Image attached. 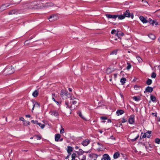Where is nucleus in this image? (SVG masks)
<instances>
[{"mask_svg":"<svg viewBox=\"0 0 160 160\" xmlns=\"http://www.w3.org/2000/svg\"><path fill=\"white\" fill-rule=\"evenodd\" d=\"M15 71L14 69L12 66L7 68L4 72L7 75H10L13 73Z\"/></svg>","mask_w":160,"mask_h":160,"instance_id":"1","label":"nucleus"},{"mask_svg":"<svg viewBox=\"0 0 160 160\" xmlns=\"http://www.w3.org/2000/svg\"><path fill=\"white\" fill-rule=\"evenodd\" d=\"M16 3H14L12 2H11L9 3H7L2 5L0 8V11H2L5 10L7 7L11 6V7H12L13 5L16 4Z\"/></svg>","mask_w":160,"mask_h":160,"instance_id":"2","label":"nucleus"},{"mask_svg":"<svg viewBox=\"0 0 160 160\" xmlns=\"http://www.w3.org/2000/svg\"><path fill=\"white\" fill-rule=\"evenodd\" d=\"M123 15L125 16V17H131L132 19H133L134 17L133 14L132 13H130L129 10H127L124 13Z\"/></svg>","mask_w":160,"mask_h":160,"instance_id":"3","label":"nucleus"},{"mask_svg":"<svg viewBox=\"0 0 160 160\" xmlns=\"http://www.w3.org/2000/svg\"><path fill=\"white\" fill-rule=\"evenodd\" d=\"M82 152L81 153H78V158L80 160H86V156L85 155H83L82 156V155L83 153L84 152Z\"/></svg>","mask_w":160,"mask_h":160,"instance_id":"4","label":"nucleus"},{"mask_svg":"<svg viewBox=\"0 0 160 160\" xmlns=\"http://www.w3.org/2000/svg\"><path fill=\"white\" fill-rule=\"evenodd\" d=\"M58 19V17L56 15H52L49 18V20L50 22H53L57 20Z\"/></svg>","mask_w":160,"mask_h":160,"instance_id":"5","label":"nucleus"},{"mask_svg":"<svg viewBox=\"0 0 160 160\" xmlns=\"http://www.w3.org/2000/svg\"><path fill=\"white\" fill-rule=\"evenodd\" d=\"M49 114L56 117H58V112L57 110H51Z\"/></svg>","mask_w":160,"mask_h":160,"instance_id":"6","label":"nucleus"},{"mask_svg":"<svg viewBox=\"0 0 160 160\" xmlns=\"http://www.w3.org/2000/svg\"><path fill=\"white\" fill-rule=\"evenodd\" d=\"M151 131H148L146 132V133H145L143 134V135L142 136V137L143 138H146V137H147L148 138H149L151 137Z\"/></svg>","mask_w":160,"mask_h":160,"instance_id":"7","label":"nucleus"},{"mask_svg":"<svg viewBox=\"0 0 160 160\" xmlns=\"http://www.w3.org/2000/svg\"><path fill=\"white\" fill-rule=\"evenodd\" d=\"M134 116L133 115L130 116V117L128 119V122L130 124H132L134 122Z\"/></svg>","mask_w":160,"mask_h":160,"instance_id":"8","label":"nucleus"},{"mask_svg":"<svg viewBox=\"0 0 160 160\" xmlns=\"http://www.w3.org/2000/svg\"><path fill=\"white\" fill-rule=\"evenodd\" d=\"M53 4L51 2H47L42 5V6L44 8H47L53 6Z\"/></svg>","mask_w":160,"mask_h":160,"instance_id":"9","label":"nucleus"},{"mask_svg":"<svg viewBox=\"0 0 160 160\" xmlns=\"http://www.w3.org/2000/svg\"><path fill=\"white\" fill-rule=\"evenodd\" d=\"M139 135L138 134L136 135H133L131 136V141L132 142H134L139 137Z\"/></svg>","mask_w":160,"mask_h":160,"instance_id":"10","label":"nucleus"},{"mask_svg":"<svg viewBox=\"0 0 160 160\" xmlns=\"http://www.w3.org/2000/svg\"><path fill=\"white\" fill-rule=\"evenodd\" d=\"M101 160H111L109 156L107 154H105L103 155L102 158Z\"/></svg>","mask_w":160,"mask_h":160,"instance_id":"11","label":"nucleus"},{"mask_svg":"<svg viewBox=\"0 0 160 160\" xmlns=\"http://www.w3.org/2000/svg\"><path fill=\"white\" fill-rule=\"evenodd\" d=\"M71 100H72V103L73 105H76L78 101V99L75 98L73 97L71 98Z\"/></svg>","mask_w":160,"mask_h":160,"instance_id":"12","label":"nucleus"},{"mask_svg":"<svg viewBox=\"0 0 160 160\" xmlns=\"http://www.w3.org/2000/svg\"><path fill=\"white\" fill-rule=\"evenodd\" d=\"M106 16L108 18H113L115 20L117 18L116 15H112L109 14H106Z\"/></svg>","mask_w":160,"mask_h":160,"instance_id":"13","label":"nucleus"},{"mask_svg":"<svg viewBox=\"0 0 160 160\" xmlns=\"http://www.w3.org/2000/svg\"><path fill=\"white\" fill-rule=\"evenodd\" d=\"M139 19L143 23H147L148 22V21L142 16H141L139 17Z\"/></svg>","mask_w":160,"mask_h":160,"instance_id":"14","label":"nucleus"},{"mask_svg":"<svg viewBox=\"0 0 160 160\" xmlns=\"http://www.w3.org/2000/svg\"><path fill=\"white\" fill-rule=\"evenodd\" d=\"M90 142V141L88 139H85L82 142V144L84 146H87Z\"/></svg>","mask_w":160,"mask_h":160,"instance_id":"15","label":"nucleus"},{"mask_svg":"<svg viewBox=\"0 0 160 160\" xmlns=\"http://www.w3.org/2000/svg\"><path fill=\"white\" fill-rule=\"evenodd\" d=\"M36 107L38 108L39 107L40 104L36 102H33V108L32 109V112L34 110V108Z\"/></svg>","mask_w":160,"mask_h":160,"instance_id":"16","label":"nucleus"},{"mask_svg":"<svg viewBox=\"0 0 160 160\" xmlns=\"http://www.w3.org/2000/svg\"><path fill=\"white\" fill-rule=\"evenodd\" d=\"M153 90V89L152 88L148 86L145 89V90L144 91V92H151Z\"/></svg>","mask_w":160,"mask_h":160,"instance_id":"17","label":"nucleus"},{"mask_svg":"<svg viewBox=\"0 0 160 160\" xmlns=\"http://www.w3.org/2000/svg\"><path fill=\"white\" fill-rule=\"evenodd\" d=\"M120 156V155L119 152H117L114 153L113 157L114 159H116L119 157Z\"/></svg>","mask_w":160,"mask_h":160,"instance_id":"18","label":"nucleus"},{"mask_svg":"<svg viewBox=\"0 0 160 160\" xmlns=\"http://www.w3.org/2000/svg\"><path fill=\"white\" fill-rule=\"evenodd\" d=\"M61 137V135L59 134H57L55 135V140L56 142H58Z\"/></svg>","mask_w":160,"mask_h":160,"instance_id":"19","label":"nucleus"},{"mask_svg":"<svg viewBox=\"0 0 160 160\" xmlns=\"http://www.w3.org/2000/svg\"><path fill=\"white\" fill-rule=\"evenodd\" d=\"M116 113L118 116H119L123 114L124 111L123 110H120L117 111Z\"/></svg>","mask_w":160,"mask_h":160,"instance_id":"20","label":"nucleus"},{"mask_svg":"<svg viewBox=\"0 0 160 160\" xmlns=\"http://www.w3.org/2000/svg\"><path fill=\"white\" fill-rule=\"evenodd\" d=\"M149 23L150 24H152L153 25H154V24H155L156 25H157L158 24V22L152 19L150 20Z\"/></svg>","mask_w":160,"mask_h":160,"instance_id":"21","label":"nucleus"},{"mask_svg":"<svg viewBox=\"0 0 160 160\" xmlns=\"http://www.w3.org/2000/svg\"><path fill=\"white\" fill-rule=\"evenodd\" d=\"M72 151V148L70 146H68V147L67 152L69 155L71 154V152Z\"/></svg>","mask_w":160,"mask_h":160,"instance_id":"22","label":"nucleus"},{"mask_svg":"<svg viewBox=\"0 0 160 160\" xmlns=\"http://www.w3.org/2000/svg\"><path fill=\"white\" fill-rule=\"evenodd\" d=\"M117 18H118V19L120 20H122L124 19L125 17V16L123 15H116Z\"/></svg>","mask_w":160,"mask_h":160,"instance_id":"23","label":"nucleus"},{"mask_svg":"<svg viewBox=\"0 0 160 160\" xmlns=\"http://www.w3.org/2000/svg\"><path fill=\"white\" fill-rule=\"evenodd\" d=\"M148 36V37L152 40H154L156 38L155 35L152 33L149 34Z\"/></svg>","mask_w":160,"mask_h":160,"instance_id":"24","label":"nucleus"},{"mask_svg":"<svg viewBox=\"0 0 160 160\" xmlns=\"http://www.w3.org/2000/svg\"><path fill=\"white\" fill-rule=\"evenodd\" d=\"M38 95V91L37 90H35L32 93V95L34 97H36Z\"/></svg>","mask_w":160,"mask_h":160,"instance_id":"25","label":"nucleus"},{"mask_svg":"<svg viewBox=\"0 0 160 160\" xmlns=\"http://www.w3.org/2000/svg\"><path fill=\"white\" fill-rule=\"evenodd\" d=\"M66 93L67 91L62 90H61V92L60 95L62 97L64 95H65V94H66Z\"/></svg>","mask_w":160,"mask_h":160,"instance_id":"26","label":"nucleus"},{"mask_svg":"<svg viewBox=\"0 0 160 160\" xmlns=\"http://www.w3.org/2000/svg\"><path fill=\"white\" fill-rule=\"evenodd\" d=\"M136 58L139 62L142 63V60L141 58L139 56H136Z\"/></svg>","mask_w":160,"mask_h":160,"instance_id":"27","label":"nucleus"},{"mask_svg":"<svg viewBox=\"0 0 160 160\" xmlns=\"http://www.w3.org/2000/svg\"><path fill=\"white\" fill-rule=\"evenodd\" d=\"M16 12V10H12L9 11L8 13V15H12L15 14Z\"/></svg>","mask_w":160,"mask_h":160,"instance_id":"28","label":"nucleus"},{"mask_svg":"<svg viewBox=\"0 0 160 160\" xmlns=\"http://www.w3.org/2000/svg\"><path fill=\"white\" fill-rule=\"evenodd\" d=\"M126 80V78H122L121 79L120 82L122 83V84L123 85L125 83Z\"/></svg>","mask_w":160,"mask_h":160,"instance_id":"29","label":"nucleus"},{"mask_svg":"<svg viewBox=\"0 0 160 160\" xmlns=\"http://www.w3.org/2000/svg\"><path fill=\"white\" fill-rule=\"evenodd\" d=\"M152 83V80L151 79H148L146 82V84L148 85H150Z\"/></svg>","mask_w":160,"mask_h":160,"instance_id":"30","label":"nucleus"},{"mask_svg":"<svg viewBox=\"0 0 160 160\" xmlns=\"http://www.w3.org/2000/svg\"><path fill=\"white\" fill-rule=\"evenodd\" d=\"M78 114L82 119H85V118L82 115V113L80 111H78L77 112Z\"/></svg>","mask_w":160,"mask_h":160,"instance_id":"31","label":"nucleus"},{"mask_svg":"<svg viewBox=\"0 0 160 160\" xmlns=\"http://www.w3.org/2000/svg\"><path fill=\"white\" fill-rule=\"evenodd\" d=\"M65 105L67 106V108H68L71 109L72 108V105H71V106L69 107L68 105V102H65Z\"/></svg>","mask_w":160,"mask_h":160,"instance_id":"32","label":"nucleus"},{"mask_svg":"<svg viewBox=\"0 0 160 160\" xmlns=\"http://www.w3.org/2000/svg\"><path fill=\"white\" fill-rule=\"evenodd\" d=\"M127 64L128 65L127 67L126 68L127 70H129L131 68V65L128 62H127Z\"/></svg>","mask_w":160,"mask_h":160,"instance_id":"33","label":"nucleus"},{"mask_svg":"<svg viewBox=\"0 0 160 160\" xmlns=\"http://www.w3.org/2000/svg\"><path fill=\"white\" fill-rule=\"evenodd\" d=\"M155 142L158 144H160V139L158 138L155 139Z\"/></svg>","mask_w":160,"mask_h":160,"instance_id":"34","label":"nucleus"},{"mask_svg":"<svg viewBox=\"0 0 160 160\" xmlns=\"http://www.w3.org/2000/svg\"><path fill=\"white\" fill-rule=\"evenodd\" d=\"M37 124L42 129L45 126L44 124H42L41 123L39 122Z\"/></svg>","mask_w":160,"mask_h":160,"instance_id":"35","label":"nucleus"},{"mask_svg":"<svg viewBox=\"0 0 160 160\" xmlns=\"http://www.w3.org/2000/svg\"><path fill=\"white\" fill-rule=\"evenodd\" d=\"M151 100L152 101H155L156 100V98L154 96H151L150 97Z\"/></svg>","mask_w":160,"mask_h":160,"instance_id":"36","label":"nucleus"},{"mask_svg":"<svg viewBox=\"0 0 160 160\" xmlns=\"http://www.w3.org/2000/svg\"><path fill=\"white\" fill-rule=\"evenodd\" d=\"M118 51V50H116L114 51H112L110 53V55L111 54H115L116 55L117 54V52Z\"/></svg>","mask_w":160,"mask_h":160,"instance_id":"37","label":"nucleus"},{"mask_svg":"<svg viewBox=\"0 0 160 160\" xmlns=\"http://www.w3.org/2000/svg\"><path fill=\"white\" fill-rule=\"evenodd\" d=\"M156 75L155 73L154 72H153L152 73V75H151V77L152 78H155L156 77Z\"/></svg>","mask_w":160,"mask_h":160,"instance_id":"38","label":"nucleus"},{"mask_svg":"<svg viewBox=\"0 0 160 160\" xmlns=\"http://www.w3.org/2000/svg\"><path fill=\"white\" fill-rule=\"evenodd\" d=\"M133 99L136 101H139L140 100V99L138 98L137 96L133 97Z\"/></svg>","mask_w":160,"mask_h":160,"instance_id":"39","label":"nucleus"},{"mask_svg":"<svg viewBox=\"0 0 160 160\" xmlns=\"http://www.w3.org/2000/svg\"><path fill=\"white\" fill-rule=\"evenodd\" d=\"M34 137V138L36 137V139L38 140H39L41 139V136H38V135L35 136Z\"/></svg>","mask_w":160,"mask_h":160,"instance_id":"40","label":"nucleus"},{"mask_svg":"<svg viewBox=\"0 0 160 160\" xmlns=\"http://www.w3.org/2000/svg\"><path fill=\"white\" fill-rule=\"evenodd\" d=\"M120 34V32L119 31H118L117 33L115 35L117 36L118 38H120L119 36Z\"/></svg>","mask_w":160,"mask_h":160,"instance_id":"41","label":"nucleus"},{"mask_svg":"<svg viewBox=\"0 0 160 160\" xmlns=\"http://www.w3.org/2000/svg\"><path fill=\"white\" fill-rule=\"evenodd\" d=\"M31 122L33 124L36 123V124H38V121L37 120L34 121V120H32L31 121Z\"/></svg>","mask_w":160,"mask_h":160,"instance_id":"42","label":"nucleus"},{"mask_svg":"<svg viewBox=\"0 0 160 160\" xmlns=\"http://www.w3.org/2000/svg\"><path fill=\"white\" fill-rule=\"evenodd\" d=\"M142 2H143V3H144V5L147 6V4H148V2L147 1H142Z\"/></svg>","mask_w":160,"mask_h":160,"instance_id":"43","label":"nucleus"},{"mask_svg":"<svg viewBox=\"0 0 160 160\" xmlns=\"http://www.w3.org/2000/svg\"><path fill=\"white\" fill-rule=\"evenodd\" d=\"M116 31L115 29H113L111 31V33L112 34H113L116 33Z\"/></svg>","mask_w":160,"mask_h":160,"instance_id":"44","label":"nucleus"},{"mask_svg":"<svg viewBox=\"0 0 160 160\" xmlns=\"http://www.w3.org/2000/svg\"><path fill=\"white\" fill-rule=\"evenodd\" d=\"M65 95L67 96L68 97L70 96V94L69 93H68L67 91V93H66V94H65Z\"/></svg>","mask_w":160,"mask_h":160,"instance_id":"45","label":"nucleus"},{"mask_svg":"<svg viewBox=\"0 0 160 160\" xmlns=\"http://www.w3.org/2000/svg\"><path fill=\"white\" fill-rule=\"evenodd\" d=\"M64 132V128H62L61 130L60 131V133H63Z\"/></svg>","mask_w":160,"mask_h":160,"instance_id":"46","label":"nucleus"},{"mask_svg":"<svg viewBox=\"0 0 160 160\" xmlns=\"http://www.w3.org/2000/svg\"><path fill=\"white\" fill-rule=\"evenodd\" d=\"M117 73H115L113 74V77L115 79H116L117 77Z\"/></svg>","mask_w":160,"mask_h":160,"instance_id":"47","label":"nucleus"},{"mask_svg":"<svg viewBox=\"0 0 160 160\" xmlns=\"http://www.w3.org/2000/svg\"><path fill=\"white\" fill-rule=\"evenodd\" d=\"M19 120L22 121H24V119L23 117H21L20 118Z\"/></svg>","mask_w":160,"mask_h":160,"instance_id":"48","label":"nucleus"},{"mask_svg":"<svg viewBox=\"0 0 160 160\" xmlns=\"http://www.w3.org/2000/svg\"><path fill=\"white\" fill-rule=\"evenodd\" d=\"M101 118L102 120H103L107 119V118H106L105 117H101Z\"/></svg>","mask_w":160,"mask_h":160,"instance_id":"49","label":"nucleus"},{"mask_svg":"<svg viewBox=\"0 0 160 160\" xmlns=\"http://www.w3.org/2000/svg\"><path fill=\"white\" fill-rule=\"evenodd\" d=\"M127 121V120H126V119L125 118H122V123H124Z\"/></svg>","mask_w":160,"mask_h":160,"instance_id":"50","label":"nucleus"},{"mask_svg":"<svg viewBox=\"0 0 160 160\" xmlns=\"http://www.w3.org/2000/svg\"><path fill=\"white\" fill-rule=\"evenodd\" d=\"M76 156V154L75 153H73L72 155V158H75Z\"/></svg>","mask_w":160,"mask_h":160,"instance_id":"51","label":"nucleus"},{"mask_svg":"<svg viewBox=\"0 0 160 160\" xmlns=\"http://www.w3.org/2000/svg\"><path fill=\"white\" fill-rule=\"evenodd\" d=\"M134 88L136 90H138V89L139 88V87H138L137 86H134Z\"/></svg>","mask_w":160,"mask_h":160,"instance_id":"52","label":"nucleus"},{"mask_svg":"<svg viewBox=\"0 0 160 160\" xmlns=\"http://www.w3.org/2000/svg\"><path fill=\"white\" fill-rule=\"evenodd\" d=\"M152 114L154 116H157V113H153V112H152Z\"/></svg>","mask_w":160,"mask_h":160,"instance_id":"53","label":"nucleus"},{"mask_svg":"<svg viewBox=\"0 0 160 160\" xmlns=\"http://www.w3.org/2000/svg\"><path fill=\"white\" fill-rule=\"evenodd\" d=\"M52 98L55 97H56L55 94L54 93H53L52 94Z\"/></svg>","mask_w":160,"mask_h":160,"instance_id":"54","label":"nucleus"},{"mask_svg":"<svg viewBox=\"0 0 160 160\" xmlns=\"http://www.w3.org/2000/svg\"><path fill=\"white\" fill-rule=\"evenodd\" d=\"M79 152H78V153H81L82 152H84L83 151V150L82 149H79Z\"/></svg>","mask_w":160,"mask_h":160,"instance_id":"55","label":"nucleus"},{"mask_svg":"<svg viewBox=\"0 0 160 160\" xmlns=\"http://www.w3.org/2000/svg\"><path fill=\"white\" fill-rule=\"evenodd\" d=\"M25 116L27 118H30V117H31L30 115L29 114L26 115Z\"/></svg>","mask_w":160,"mask_h":160,"instance_id":"56","label":"nucleus"},{"mask_svg":"<svg viewBox=\"0 0 160 160\" xmlns=\"http://www.w3.org/2000/svg\"><path fill=\"white\" fill-rule=\"evenodd\" d=\"M25 122H26V123H27V124H28V125H30V122H29V121H26Z\"/></svg>","mask_w":160,"mask_h":160,"instance_id":"57","label":"nucleus"},{"mask_svg":"<svg viewBox=\"0 0 160 160\" xmlns=\"http://www.w3.org/2000/svg\"><path fill=\"white\" fill-rule=\"evenodd\" d=\"M52 99L53 101L55 102H56V101L55 100V99L54 97L52 98Z\"/></svg>","mask_w":160,"mask_h":160,"instance_id":"58","label":"nucleus"},{"mask_svg":"<svg viewBox=\"0 0 160 160\" xmlns=\"http://www.w3.org/2000/svg\"><path fill=\"white\" fill-rule=\"evenodd\" d=\"M99 132H100L101 133H102L103 132V131L101 130H99Z\"/></svg>","mask_w":160,"mask_h":160,"instance_id":"59","label":"nucleus"},{"mask_svg":"<svg viewBox=\"0 0 160 160\" xmlns=\"http://www.w3.org/2000/svg\"><path fill=\"white\" fill-rule=\"evenodd\" d=\"M68 90L69 91L71 92L72 91V89L71 88H69Z\"/></svg>","mask_w":160,"mask_h":160,"instance_id":"60","label":"nucleus"},{"mask_svg":"<svg viewBox=\"0 0 160 160\" xmlns=\"http://www.w3.org/2000/svg\"><path fill=\"white\" fill-rule=\"evenodd\" d=\"M108 122H111V120L110 119H108Z\"/></svg>","mask_w":160,"mask_h":160,"instance_id":"61","label":"nucleus"},{"mask_svg":"<svg viewBox=\"0 0 160 160\" xmlns=\"http://www.w3.org/2000/svg\"><path fill=\"white\" fill-rule=\"evenodd\" d=\"M97 143L100 146V145H101V144L99 142H97Z\"/></svg>","mask_w":160,"mask_h":160,"instance_id":"62","label":"nucleus"},{"mask_svg":"<svg viewBox=\"0 0 160 160\" xmlns=\"http://www.w3.org/2000/svg\"><path fill=\"white\" fill-rule=\"evenodd\" d=\"M111 138L112 139H114V138H113V137L112 136H111Z\"/></svg>","mask_w":160,"mask_h":160,"instance_id":"63","label":"nucleus"},{"mask_svg":"<svg viewBox=\"0 0 160 160\" xmlns=\"http://www.w3.org/2000/svg\"><path fill=\"white\" fill-rule=\"evenodd\" d=\"M72 160H75V158H72Z\"/></svg>","mask_w":160,"mask_h":160,"instance_id":"64","label":"nucleus"}]
</instances>
